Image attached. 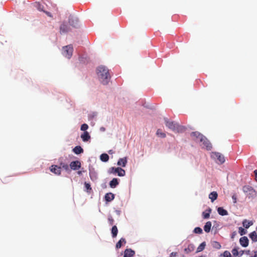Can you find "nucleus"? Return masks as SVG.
Returning a JSON list of instances; mask_svg holds the SVG:
<instances>
[{"label": "nucleus", "instance_id": "obj_35", "mask_svg": "<svg viewBox=\"0 0 257 257\" xmlns=\"http://www.w3.org/2000/svg\"><path fill=\"white\" fill-rule=\"evenodd\" d=\"M108 221L110 225H112L114 223V220L111 216L108 217Z\"/></svg>", "mask_w": 257, "mask_h": 257}, {"label": "nucleus", "instance_id": "obj_28", "mask_svg": "<svg viewBox=\"0 0 257 257\" xmlns=\"http://www.w3.org/2000/svg\"><path fill=\"white\" fill-rule=\"evenodd\" d=\"M90 179L92 181H95L97 179V175L94 172H90L89 173Z\"/></svg>", "mask_w": 257, "mask_h": 257}, {"label": "nucleus", "instance_id": "obj_20", "mask_svg": "<svg viewBox=\"0 0 257 257\" xmlns=\"http://www.w3.org/2000/svg\"><path fill=\"white\" fill-rule=\"evenodd\" d=\"M242 224H243V226L245 228H248L249 227V226H250L251 225H252L253 224V222L252 221H248L246 219H244L242 221Z\"/></svg>", "mask_w": 257, "mask_h": 257}, {"label": "nucleus", "instance_id": "obj_26", "mask_svg": "<svg viewBox=\"0 0 257 257\" xmlns=\"http://www.w3.org/2000/svg\"><path fill=\"white\" fill-rule=\"evenodd\" d=\"M205 245H206V244H205V242L201 243L199 245V246L197 247V252H200V251H202L205 248Z\"/></svg>", "mask_w": 257, "mask_h": 257}, {"label": "nucleus", "instance_id": "obj_19", "mask_svg": "<svg viewBox=\"0 0 257 257\" xmlns=\"http://www.w3.org/2000/svg\"><path fill=\"white\" fill-rule=\"evenodd\" d=\"M118 184V180L116 178H113L109 183V186L111 188H114Z\"/></svg>", "mask_w": 257, "mask_h": 257}, {"label": "nucleus", "instance_id": "obj_37", "mask_svg": "<svg viewBox=\"0 0 257 257\" xmlns=\"http://www.w3.org/2000/svg\"><path fill=\"white\" fill-rule=\"evenodd\" d=\"M223 256L224 257H231V254L228 251L226 250L223 252Z\"/></svg>", "mask_w": 257, "mask_h": 257}, {"label": "nucleus", "instance_id": "obj_13", "mask_svg": "<svg viewBox=\"0 0 257 257\" xmlns=\"http://www.w3.org/2000/svg\"><path fill=\"white\" fill-rule=\"evenodd\" d=\"M81 138L83 141L87 142L90 139V136L87 132H84L81 135Z\"/></svg>", "mask_w": 257, "mask_h": 257}, {"label": "nucleus", "instance_id": "obj_8", "mask_svg": "<svg viewBox=\"0 0 257 257\" xmlns=\"http://www.w3.org/2000/svg\"><path fill=\"white\" fill-rule=\"evenodd\" d=\"M248 239L246 236L241 237L239 239V242L240 245L243 247H246L248 245Z\"/></svg>", "mask_w": 257, "mask_h": 257}, {"label": "nucleus", "instance_id": "obj_36", "mask_svg": "<svg viewBox=\"0 0 257 257\" xmlns=\"http://www.w3.org/2000/svg\"><path fill=\"white\" fill-rule=\"evenodd\" d=\"M232 253L233 254V255L236 256L238 254V249L236 248H234L232 250Z\"/></svg>", "mask_w": 257, "mask_h": 257}, {"label": "nucleus", "instance_id": "obj_38", "mask_svg": "<svg viewBox=\"0 0 257 257\" xmlns=\"http://www.w3.org/2000/svg\"><path fill=\"white\" fill-rule=\"evenodd\" d=\"M232 200L233 201V203H236V200H237L236 196L235 194L233 195L232 196Z\"/></svg>", "mask_w": 257, "mask_h": 257}, {"label": "nucleus", "instance_id": "obj_10", "mask_svg": "<svg viewBox=\"0 0 257 257\" xmlns=\"http://www.w3.org/2000/svg\"><path fill=\"white\" fill-rule=\"evenodd\" d=\"M127 162V158L126 157L120 158L118 162H117V165L121 166L123 167H125L126 166V164Z\"/></svg>", "mask_w": 257, "mask_h": 257}, {"label": "nucleus", "instance_id": "obj_21", "mask_svg": "<svg viewBox=\"0 0 257 257\" xmlns=\"http://www.w3.org/2000/svg\"><path fill=\"white\" fill-rule=\"evenodd\" d=\"M194 249L195 246L192 244H190L188 245V247L185 249V251L188 253L194 251Z\"/></svg>", "mask_w": 257, "mask_h": 257}, {"label": "nucleus", "instance_id": "obj_14", "mask_svg": "<svg viewBox=\"0 0 257 257\" xmlns=\"http://www.w3.org/2000/svg\"><path fill=\"white\" fill-rule=\"evenodd\" d=\"M243 191L245 193H248L249 192H252L253 194H254V190L253 189V188L249 186H244L243 187Z\"/></svg>", "mask_w": 257, "mask_h": 257}, {"label": "nucleus", "instance_id": "obj_42", "mask_svg": "<svg viewBox=\"0 0 257 257\" xmlns=\"http://www.w3.org/2000/svg\"><path fill=\"white\" fill-rule=\"evenodd\" d=\"M176 253H177L176 252H172V253H171V256H176Z\"/></svg>", "mask_w": 257, "mask_h": 257}, {"label": "nucleus", "instance_id": "obj_12", "mask_svg": "<svg viewBox=\"0 0 257 257\" xmlns=\"http://www.w3.org/2000/svg\"><path fill=\"white\" fill-rule=\"evenodd\" d=\"M114 198V195L112 193H107L105 195V200L107 202H110Z\"/></svg>", "mask_w": 257, "mask_h": 257}, {"label": "nucleus", "instance_id": "obj_43", "mask_svg": "<svg viewBox=\"0 0 257 257\" xmlns=\"http://www.w3.org/2000/svg\"><path fill=\"white\" fill-rule=\"evenodd\" d=\"M77 174L79 175H81L82 174V171H79L77 172Z\"/></svg>", "mask_w": 257, "mask_h": 257}, {"label": "nucleus", "instance_id": "obj_22", "mask_svg": "<svg viewBox=\"0 0 257 257\" xmlns=\"http://www.w3.org/2000/svg\"><path fill=\"white\" fill-rule=\"evenodd\" d=\"M126 242V240L124 238H120V239L116 244V248L117 249L120 248L122 246V243H123L124 244H125Z\"/></svg>", "mask_w": 257, "mask_h": 257}, {"label": "nucleus", "instance_id": "obj_32", "mask_svg": "<svg viewBox=\"0 0 257 257\" xmlns=\"http://www.w3.org/2000/svg\"><path fill=\"white\" fill-rule=\"evenodd\" d=\"M238 232L240 235H243L246 233V231L242 227H239L238 228Z\"/></svg>", "mask_w": 257, "mask_h": 257}, {"label": "nucleus", "instance_id": "obj_29", "mask_svg": "<svg viewBox=\"0 0 257 257\" xmlns=\"http://www.w3.org/2000/svg\"><path fill=\"white\" fill-rule=\"evenodd\" d=\"M212 245L213 247L216 249H220L221 247L220 244L216 241H213L212 243Z\"/></svg>", "mask_w": 257, "mask_h": 257}, {"label": "nucleus", "instance_id": "obj_27", "mask_svg": "<svg viewBox=\"0 0 257 257\" xmlns=\"http://www.w3.org/2000/svg\"><path fill=\"white\" fill-rule=\"evenodd\" d=\"M156 135L159 136V137H160L162 138H164L166 137V134L162 132V130H160V129H158L157 131V133H156Z\"/></svg>", "mask_w": 257, "mask_h": 257}, {"label": "nucleus", "instance_id": "obj_9", "mask_svg": "<svg viewBox=\"0 0 257 257\" xmlns=\"http://www.w3.org/2000/svg\"><path fill=\"white\" fill-rule=\"evenodd\" d=\"M135 253V251L131 248L126 249L124 251L123 257H132L134 255Z\"/></svg>", "mask_w": 257, "mask_h": 257}, {"label": "nucleus", "instance_id": "obj_25", "mask_svg": "<svg viewBox=\"0 0 257 257\" xmlns=\"http://www.w3.org/2000/svg\"><path fill=\"white\" fill-rule=\"evenodd\" d=\"M100 158L102 162H106L109 160V156L107 154H102L100 155Z\"/></svg>", "mask_w": 257, "mask_h": 257}, {"label": "nucleus", "instance_id": "obj_24", "mask_svg": "<svg viewBox=\"0 0 257 257\" xmlns=\"http://www.w3.org/2000/svg\"><path fill=\"white\" fill-rule=\"evenodd\" d=\"M249 236L253 241H257V234L255 231L251 232Z\"/></svg>", "mask_w": 257, "mask_h": 257}, {"label": "nucleus", "instance_id": "obj_4", "mask_svg": "<svg viewBox=\"0 0 257 257\" xmlns=\"http://www.w3.org/2000/svg\"><path fill=\"white\" fill-rule=\"evenodd\" d=\"M110 170H111L110 172V173H112L113 174L117 173V175L120 177L124 176L125 175V171L123 169H122V168H119V167H117V168L111 167L110 169Z\"/></svg>", "mask_w": 257, "mask_h": 257}, {"label": "nucleus", "instance_id": "obj_7", "mask_svg": "<svg viewBox=\"0 0 257 257\" xmlns=\"http://www.w3.org/2000/svg\"><path fill=\"white\" fill-rule=\"evenodd\" d=\"M50 171L56 175H59L61 174V167L57 165H52L50 167Z\"/></svg>", "mask_w": 257, "mask_h": 257}, {"label": "nucleus", "instance_id": "obj_16", "mask_svg": "<svg viewBox=\"0 0 257 257\" xmlns=\"http://www.w3.org/2000/svg\"><path fill=\"white\" fill-rule=\"evenodd\" d=\"M211 212V209L209 208L202 212V216L204 219H208L210 217V214Z\"/></svg>", "mask_w": 257, "mask_h": 257}, {"label": "nucleus", "instance_id": "obj_39", "mask_svg": "<svg viewBox=\"0 0 257 257\" xmlns=\"http://www.w3.org/2000/svg\"><path fill=\"white\" fill-rule=\"evenodd\" d=\"M248 195H249L251 197H254L256 195V191L254 190V194H253V193H252V192H248Z\"/></svg>", "mask_w": 257, "mask_h": 257}, {"label": "nucleus", "instance_id": "obj_40", "mask_svg": "<svg viewBox=\"0 0 257 257\" xmlns=\"http://www.w3.org/2000/svg\"><path fill=\"white\" fill-rule=\"evenodd\" d=\"M254 174L255 176V180L257 181V170L254 171Z\"/></svg>", "mask_w": 257, "mask_h": 257}, {"label": "nucleus", "instance_id": "obj_23", "mask_svg": "<svg viewBox=\"0 0 257 257\" xmlns=\"http://www.w3.org/2000/svg\"><path fill=\"white\" fill-rule=\"evenodd\" d=\"M117 232H118V229H117L116 226H115V225L113 226L111 228L112 236L113 237H115L117 236Z\"/></svg>", "mask_w": 257, "mask_h": 257}, {"label": "nucleus", "instance_id": "obj_5", "mask_svg": "<svg viewBox=\"0 0 257 257\" xmlns=\"http://www.w3.org/2000/svg\"><path fill=\"white\" fill-rule=\"evenodd\" d=\"M212 157H213L214 159H217V160L218 161V163L222 164L225 162V159L224 156L219 153H213Z\"/></svg>", "mask_w": 257, "mask_h": 257}, {"label": "nucleus", "instance_id": "obj_17", "mask_svg": "<svg viewBox=\"0 0 257 257\" xmlns=\"http://www.w3.org/2000/svg\"><path fill=\"white\" fill-rule=\"evenodd\" d=\"M73 152L78 155V154H80L81 153H82L83 152V149L81 148V147L79 146H76L73 149Z\"/></svg>", "mask_w": 257, "mask_h": 257}, {"label": "nucleus", "instance_id": "obj_6", "mask_svg": "<svg viewBox=\"0 0 257 257\" xmlns=\"http://www.w3.org/2000/svg\"><path fill=\"white\" fill-rule=\"evenodd\" d=\"M81 163L79 161H72L70 164V167L73 170H76L81 168Z\"/></svg>", "mask_w": 257, "mask_h": 257}, {"label": "nucleus", "instance_id": "obj_3", "mask_svg": "<svg viewBox=\"0 0 257 257\" xmlns=\"http://www.w3.org/2000/svg\"><path fill=\"white\" fill-rule=\"evenodd\" d=\"M165 122L166 125L173 131L179 132L182 126H180L177 123L173 121H170L167 118H165Z\"/></svg>", "mask_w": 257, "mask_h": 257}, {"label": "nucleus", "instance_id": "obj_41", "mask_svg": "<svg viewBox=\"0 0 257 257\" xmlns=\"http://www.w3.org/2000/svg\"><path fill=\"white\" fill-rule=\"evenodd\" d=\"M236 235V232L235 231L233 232L231 235V238H234V237H235V236Z\"/></svg>", "mask_w": 257, "mask_h": 257}, {"label": "nucleus", "instance_id": "obj_44", "mask_svg": "<svg viewBox=\"0 0 257 257\" xmlns=\"http://www.w3.org/2000/svg\"><path fill=\"white\" fill-rule=\"evenodd\" d=\"M252 257H257V251L254 252V255Z\"/></svg>", "mask_w": 257, "mask_h": 257}, {"label": "nucleus", "instance_id": "obj_11", "mask_svg": "<svg viewBox=\"0 0 257 257\" xmlns=\"http://www.w3.org/2000/svg\"><path fill=\"white\" fill-rule=\"evenodd\" d=\"M217 197L218 194L216 191H213L209 195V198L212 202H213L217 198Z\"/></svg>", "mask_w": 257, "mask_h": 257}, {"label": "nucleus", "instance_id": "obj_30", "mask_svg": "<svg viewBox=\"0 0 257 257\" xmlns=\"http://www.w3.org/2000/svg\"><path fill=\"white\" fill-rule=\"evenodd\" d=\"M85 187L86 189V191L88 193H90L92 191V188L91 187L90 184L87 182L84 183Z\"/></svg>", "mask_w": 257, "mask_h": 257}, {"label": "nucleus", "instance_id": "obj_45", "mask_svg": "<svg viewBox=\"0 0 257 257\" xmlns=\"http://www.w3.org/2000/svg\"><path fill=\"white\" fill-rule=\"evenodd\" d=\"M108 153H109V154H112V150H110V151L108 152Z\"/></svg>", "mask_w": 257, "mask_h": 257}, {"label": "nucleus", "instance_id": "obj_33", "mask_svg": "<svg viewBox=\"0 0 257 257\" xmlns=\"http://www.w3.org/2000/svg\"><path fill=\"white\" fill-rule=\"evenodd\" d=\"M194 232L196 233L201 234L202 233V229L199 227H195Z\"/></svg>", "mask_w": 257, "mask_h": 257}, {"label": "nucleus", "instance_id": "obj_31", "mask_svg": "<svg viewBox=\"0 0 257 257\" xmlns=\"http://www.w3.org/2000/svg\"><path fill=\"white\" fill-rule=\"evenodd\" d=\"M60 167L63 168L66 171H69V167L68 164L61 163L60 164Z\"/></svg>", "mask_w": 257, "mask_h": 257}, {"label": "nucleus", "instance_id": "obj_15", "mask_svg": "<svg viewBox=\"0 0 257 257\" xmlns=\"http://www.w3.org/2000/svg\"><path fill=\"white\" fill-rule=\"evenodd\" d=\"M217 212L218 214L221 216H225L228 215V212L227 210L223 209V207H219L217 208Z\"/></svg>", "mask_w": 257, "mask_h": 257}, {"label": "nucleus", "instance_id": "obj_34", "mask_svg": "<svg viewBox=\"0 0 257 257\" xmlns=\"http://www.w3.org/2000/svg\"><path fill=\"white\" fill-rule=\"evenodd\" d=\"M88 128V125L86 123H84V124H82L81 126V130L84 131V132H86L85 131L86 130H87Z\"/></svg>", "mask_w": 257, "mask_h": 257}, {"label": "nucleus", "instance_id": "obj_2", "mask_svg": "<svg viewBox=\"0 0 257 257\" xmlns=\"http://www.w3.org/2000/svg\"><path fill=\"white\" fill-rule=\"evenodd\" d=\"M192 139L196 142L202 143L201 146L205 148L207 150H210L212 148V145L208 139L202 134L198 132H192L191 134Z\"/></svg>", "mask_w": 257, "mask_h": 257}, {"label": "nucleus", "instance_id": "obj_18", "mask_svg": "<svg viewBox=\"0 0 257 257\" xmlns=\"http://www.w3.org/2000/svg\"><path fill=\"white\" fill-rule=\"evenodd\" d=\"M212 226V223L210 221L207 222L204 226V230L206 232H209L210 231L211 227Z\"/></svg>", "mask_w": 257, "mask_h": 257}, {"label": "nucleus", "instance_id": "obj_1", "mask_svg": "<svg viewBox=\"0 0 257 257\" xmlns=\"http://www.w3.org/2000/svg\"><path fill=\"white\" fill-rule=\"evenodd\" d=\"M96 75L99 81L103 85L108 84L110 79V75L109 70L104 65L99 66L96 69Z\"/></svg>", "mask_w": 257, "mask_h": 257}]
</instances>
